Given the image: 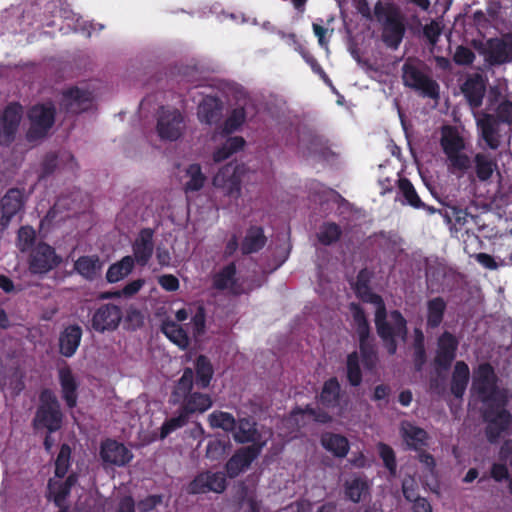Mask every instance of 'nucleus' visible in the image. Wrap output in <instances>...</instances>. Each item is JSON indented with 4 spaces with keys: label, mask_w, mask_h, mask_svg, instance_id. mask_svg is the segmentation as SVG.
Segmentation results:
<instances>
[{
    "label": "nucleus",
    "mask_w": 512,
    "mask_h": 512,
    "mask_svg": "<svg viewBox=\"0 0 512 512\" xmlns=\"http://www.w3.org/2000/svg\"><path fill=\"white\" fill-rule=\"evenodd\" d=\"M472 391L482 401L483 416L487 422V436L495 441L510 428V414L505 410L507 394L496 384L492 367L481 364L474 372Z\"/></svg>",
    "instance_id": "obj_1"
},
{
    "label": "nucleus",
    "mask_w": 512,
    "mask_h": 512,
    "mask_svg": "<svg viewBox=\"0 0 512 512\" xmlns=\"http://www.w3.org/2000/svg\"><path fill=\"white\" fill-rule=\"evenodd\" d=\"M369 280L370 272L360 271L354 284V290L363 302L370 303L374 307L378 334L385 342L388 352L393 354L396 351V340H404L406 337V321L397 311L386 315L383 300L380 296L372 293L368 287Z\"/></svg>",
    "instance_id": "obj_2"
},
{
    "label": "nucleus",
    "mask_w": 512,
    "mask_h": 512,
    "mask_svg": "<svg viewBox=\"0 0 512 512\" xmlns=\"http://www.w3.org/2000/svg\"><path fill=\"white\" fill-rule=\"evenodd\" d=\"M70 455V447L63 444L55 462V475L48 484V498L55 503L56 507L61 510L60 512H65L67 496L71 487L76 483L74 474L64 479L70 466Z\"/></svg>",
    "instance_id": "obj_3"
},
{
    "label": "nucleus",
    "mask_w": 512,
    "mask_h": 512,
    "mask_svg": "<svg viewBox=\"0 0 512 512\" xmlns=\"http://www.w3.org/2000/svg\"><path fill=\"white\" fill-rule=\"evenodd\" d=\"M375 15L383 24L384 42L392 48H397L405 33L404 20L400 11L393 5L379 3L375 6Z\"/></svg>",
    "instance_id": "obj_4"
},
{
    "label": "nucleus",
    "mask_w": 512,
    "mask_h": 512,
    "mask_svg": "<svg viewBox=\"0 0 512 512\" xmlns=\"http://www.w3.org/2000/svg\"><path fill=\"white\" fill-rule=\"evenodd\" d=\"M440 144L453 168L458 170L468 168L469 158L462 152L465 148L464 140L456 128L451 126L443 127Z\"/></svg>",
    "instance_id": "obj_5"
},
{
    "label": "nucleus",
    "mask_w": 512,
    "mask_h": 512,
    "mask_svg": "<svg viewBox=\"0 0 512 512\" xmlns=\"http://www.w3.org/2000/svg\"><path fill=\"white\" fill-rule=\"evenodd\" d=\"M186 128L183 114L176 108L162 107L157 116L156 131L160 139L176 141Z\"/></svg>",
    "instance_id": "obj_6"
},
{
    "label": "nucleus",
    "mask_w": 512,
    "mask_h": 512,
    "mask_svg": "<svg viewBox=\"0 0 512 512\" xmlns=\"http://www.w3.org/2000/svg\"><path fill=\"white\" fill-rule=\"evenodd\" d=\"M61 423L62 414L56 396L50 391H44L41 394V405L34 419V427L53 432L60 428Z\"/></svg>",
    "instance_id": "obj_7"
},
{
    "label": "nucleus",
    "mask_w": 512,
    "mask_h": 512,
    "mask_svg": "<svg viewBox=\"0 0 512 512\" xmlns=\"http://www.w3.org/2000/svg\"><path fill=\"white\" fill-rule=\"evenodd\" d=\"M403 82L406 86L415 89L422 95L437 98L439 92L438 84L425 75L419 65L415 62H406L403 65Z\"/></svg>",
    "instance_id": "obj_8"
},
{
    "label": "nucleus",
    "mask_w": 512,
    "mask_h": 512,
    "mask_svg": "<svg viewBox=\"0 0 512 512\" xmlns=\"http://www.w3.org/2000/svg\"><path fill=\"white\" fill-rule=\"evenodd\" d=\"M271 437V431L264 428H257L256 423L248 418H241L233 431V438L239 443H252L250 447L259 448L262 451L268 439Z\"/></svg>",
    "instance_id": "obj_9"
},
{
    "label": "nucleus",
    "mask_w": 512,
    "mask_h": 512,
    "mask_svg": "<svg viewBox=\"0 0 512 512\" xmlns=\"http://www.w3.org/2000/svg\"><path fill=\"white\" fill-rule=\"evenodd\" d=\"M55 118L54 107L50 104L34 106L29 112L30 128L28 138L39 139L47 134L52 127Z\"/></svg>",
    "instance_id": "obj_10"
},
{
    "label": "nucleus",
    "mask_w": 512,
    "mask_h": 512,
    "mask_svg": "<svg viewBox=\"0 0 512 512\" xmlns=\"http://www.w3.org/2000/svg\"><path fill=\"white\" fill-rule=\"evenodd\" d=\"M350 310L360 339L363 363L368 369H372L376 365L377 357L373 348H371L368 343L369 327L364 312L359 306L353 303L350 306Z\"/></svg>",
    "instance_id": "obj_11"
},
{
    "label": "nucleus",
    "mask_w": 512,
    "mask_h": 512,
    "mask_svg": "<svg viewBox=\"0 0 512 512\" xmlns=\"http://www.w3.org/2000/svg\"><path fill=\"white\" fill-rule=\"evenodd\" d=\"M60 263V258L54 249L45 244L39 243L31 252L29 259V269L34 274H44L56 267Z\"/></svg>",
    "instance_id": "obj_12"
},
{
    "label": "nucleus",
    "mask_w": 512,
    "mask_h": 512,
    "mask_svg": "<svg viewBox=\"0 0 512 512\" xmlns=\"http://www.w3.org/2000/svg\"><path fill=\"white\" fill-rule=\"evenodd\" d=\"M122 320L121 309L113 304L100 306L92 316V327L97 332L114 331Z\"/></svg>",
    "instance_id": "obj_13"
},
{
    "label": "nucleus",
    "mask_w": 512,
    "mask_h": 512,
    "mask_svg": "<svg viewBox=\"0 0 512 512\" xmlns=\"http://www.w3.org/2000/svg\"><path fill=\"white\" fill-rule=\"evenodd\" d=\"M22 107L18 104H10L0 117V144L11 143L16 135L22 119Z\"/></svg>",
    "instance_id": "obj_14"
},
{
    "label": "nucleus",
    "mask_w": 512,
    "mask_h": 512,
    "mask_svg": "<svg viewBox=\"0 0 512 512\" xmlns=\"http://www.w3.org/2000/svg\"><path fill=\"white\" fill-rule=\"evenodd\" d=\"M240 183L238 167L234 164L222 167L213 178L214 187L233 198H237L240 194Z\"/></svg>",
    "instance_id": "obj_15"
},
{
    "label": "nucleus",
    "mask_w": 512,
    "mask_h": 512,
    "mask_svg": "<svg viewBox=\"0 0 512 512\" xmlns=\"http://www.w3.org/2000/svg\"><path fill=\"white\" fill-rule=\"evenodd\" d=\"M213 285L216 289L227 291L232 294H241L252 289L244 281L236 277V269L233 264L227 265L214 275Z\"/></svg>",
    "instance_id": "obj_16"
},
{
    "label": "nucleus",
    "mask_w": 512,
    "mask_h": 512,
    "mask_svg": "<svg viewBox=\"0 0 512 512\" xmlns=\"http://www.w3.org/2000/svg\"><path fill=\"white\" fill-rule=\"evenodd\" d=\"M100 457L105 464L121 467L133 459V453L124 444L107 439L101 444Z\"/></svg>",
    "instance_id": "obj_17"
},
{
    "label": "nucleus",
    "mask_w": 512,
    "mask_h": 512,
    "mask_svg": "<svg viewBox=\"0 0 512 512\" xmlns=\"http://www.w3.org/2000/svg\"><path fill=\"white\" fill-rule=\"evenodd\" d=\"M93 99L91 91L84 87H70L63 91L60 106L68 112L85 110Z\"/></svg>",
    "instance_id": "obj_18"
},
{
    "label": "nucleus",
    "mask_w": 512,
    "mask_h": 512,
    "mask_svg": "<svg viewBox=\"0 0 512 512\" xmlns=\"http://www.w3.org/2000/svg\"><path fill=\"white\" fill-rule=\"evenodd\" d=\"M226 488V478L223 473H202L198 475L189 485V492L197 494V493H206V492H215L221 493Z\"/></svg>",
    "instance_id": "obj_19"
},
{
    "label": "nucleus",
    "mask_w": 512,
    "mask_h": 512,
    "mask_svg": "<svg viewBox=\"0 0 512 512\" xmlns=\"http://www.w3.org/2000/svg\"><path fill=\"white\" fill-rule=\"evenodd\" d=\"M260 453L259 448L243 447L239 449L226 463L228 476L234 478L245 472Z\"/></svg>",
    "instance_id": "obj_20"
},
{
    "label": "nucleus",
    "mask_w": 512,
    "mask_h": 512,
    "mask_svg": "<svg viewBox=\"0 0 512 512\" xmlns=\"http://www.w3.org/2000/svg\"><path fill=\"white\" fill-rule=\"evenodd\" d=\"M483 53L491 65L508 62L512 59V43L506 39H490Z\"/></svg>",
    "instance_id": "obj_21"
},
{
    "label": "nucleus",
    "mask_w": 512,
    "mask_h": 512,
    "mask_svg": "<svg viewBox=\"0 0 512 512\" xmlns=\"http://www.w3.org/2000/svg\"><path fill=\"white\" fill-rule=\"evenodd\" d=\"M223 113L222 102L212 96H206L199 103L197 117L201 123L213 125L220 121Z\"/></svg>",
    "instance_id": "obj_22"
},
{
    "label": "nucleus",
    "mask_w": 512,
    "mask_h": 512,
    "mask_svg": "<svg viewBox=\"0 0 512 512\" xmlns=\"http://www.w3.org/2000/svg\"><path fill=\"white\" fill-rule=\"evenodd\" d=\"M458 346L457 339L450 333L445 332L438 340V349L435 363L439 368L447 369L455 357Z\"/></svg>",
    "instance_id": "obj_23"
},
{
    "label": "nucleus",
    "mask_w": 512,
    "mask_h": 512,
    "mask_svg": "<svg viewBox=\"0 0 512 512\" xmlns=\"http://www.w3.org/2000/svg\"><path fill=\"white\" fill-rule=\"evenodd\" d=\"M485 90V81L478 74L469 77L462 86V92L473 109L481 106Z\"/></svg>",
    "instance_id": "obj_24"
},
{
    "label": "nucleus",
    "mask_w": 512,
    "mask_h": 512,
    "mask_svg": "<svg viewBox=\"0 0 512 512\" xmlns=\"http://www.w3.org/2000/svg\"><path fill=\"white\" fill-rule=\"evenodd\" d=\"M153 253V232L150 229L142 230L133 244L135 261L144 266L148 263Z\"/></svg>",
    "instance_id": "obj_25"
},
{
    "label": "nucleus",
    "mask_w": 512,
    "mask_h": 512,
    "mask_svg": "<svg viewBox=\"0 0 512 512\" xmlns=\"http://www.w3.org/2000/svg\"><path fill=\"white\" fill-rule=\"evenodd\" d=\"M252 111L253 104L249 100H245L243 104L232 109L223 124V132L230 134L238 131L246 119L251 116Z\"/></svg>",
    "instance_id": "obj_26"
},
{
    "label": "nucleus",
    "mask_w": 512,
    "mask_h": 512,
    "mask_svg": "<svg viewBox=\"0 0 512 512\" xmlns=\"http://www.w3.org/2000/svg\"><path fill=\"white\" fill-rule=\"evenodd\" d=\"M82 338V329L77 325H71L65 328L59 337L60 353L65 357H72Z\"/></svg>",
    "instance_id": "obj_27"
},
{
    "label": "nucleus",
    "mask_w": 512,
    "mask_h": 512,
    "mask_svg": "<svg viewBox=\"0 0 512 512\" xmlns=\"http://www.w3.org/2000/svg\"><path fill=\"white\" fill-rule=\"evenodd\" d=\"M190 317V330L194 337L202 335L205 331V314L201 307L194 310L192 308H183L176 312V321L183 322Z\"/></svg>",
    "instance_id": "obj_28"
},
{
    "label": "nucleus",
    "mask_w": 512,
    "mask_h": 512,
    "mask_svg": "<svg viewBox=\"0 0 512 512\" xmlns=\"http://www.w3.org/2000/svg\"><path fill=\"white\" fill-rule=\"evenodd\" d=\"M400 434L410 448L419 449L427 445L428 435L426 431L409 421L401 422Z\"/></svg>",
    "instance_id": "obj_29"
},
{
    "label": "nucleus",
    "mask_w": 512,
    "mask_h": 512,
    "mask_svg": "<svg viewBox=\"0 0 512 512\" xmlns=\"http://www.w3.org/2000/svg\"><path fill=\"white\" fill-rule=\"evenodd\" d=\"M309 420L325 423L330 420V417L326 413L317 412L312 408H306L305 410L299 409L294 411L290 417L283 422V424L288 428H291L293 431L294 429L305 425Z\"/></svg>",
    "instance_id": "obj_30"
},
{
    "label": "nucleus",
    "mask_w": 512,
    "mask_h": 512,
    "mask_svg": "<svg viewBox=\"0 0 512 512\" xmlns=\"http://www.w3.org/2000/svg\"><path fill=\"white\" fill-rule=\"evenodd\" d=\"M59 380L62 389V397L66 401L68 407L72 408L77 402V387L78 383L72 371L68 367H63L59 370Z\"/></svg>",
    "instance_id": "obj_31"
},
{
    "label": "nucleus",
    "mask_w": 512,
    "mask_h": 512,
    "mask_svg": "<svg viewBox=\"0 0 512 512\" xmlns=\"http://www.w3.org/2000/svg\"><path fill=\"white\" fill-rule=\"evenodd\" d=\"M2 221L6 225L9 220L16 215L23 206V193L19 189H10L1 201Z\"/></svg>",
    "instance_id": "obj_32"
},
{
    "label": "nucleus",
    "mask_w": 512,
    "mask_h": 512,
    "mask_svg": "<svg viewBox=\"0 0 512 512\" xmlns=\"http://www.w3.org/2000/svg\"><path fill=\"white\" fill-rule=\"evenodd\" d=\"M482 138L491 149L499 146V136L496 131V122L489 114H474Z\"/></svg>",
    "instance_id": "obj_33"
},
{
    "label": "nucleus",
    "mask_w": 512,
    "mask_h": 512,
    "mask_svg": "<svg viewBox=\"0 0 512 512\" xmlns=\"http://www.w3.org/2000/svg\"><path fill=\"white\" fill-rule=\"evenodd\" d=\"M181 180L186 192L200 190L206 180L199 164H190L183 170Z\"/></svg>",
    "instance_id": "obj_34"
},
{
    "label": "nucleus",
    "mask_w": 512,
    "mask_h": 512,
    "mask_svg": "<svg viewBox=\"0 0 512 512\" xmlns=\"http://www.w3.org/2000/svg\"><path fill=\"white\" fill-rule=\"evenodd\" d=\"M469 376L470 370L468 365L463 361L456 362L451 383V391L456 397L460 398L463 396L469 381Z\"/></svg>",
    "instance_id": "obj_35"
},
{
    "label": "nucleus",
    "mask_w": 512,
    "mask_h": 512,
    "mask_svg": "<svg viewBox=\"0 0 512 512\" xmlns=\"http://www.w3.org/2000/svg\"><path fill=\"white\" fill-rule=\"evenodd\" d=\"M369 483L365 477L354 476L345 483V494L353 502H359L368 495Z\"/></svg>",
    "instance_id": "obj_36"
},
{
    "label": "nucleus",
    "mask_w": 512,
    "mask_h": 512,
    "mask_svg": "<svg viewBox=\"0 0 512 512\" xmlns=\"http://www.w3.org/2000/svg\"><path fill=\"white\" fill-rule=\"evenodd\" d=\"M322 446L336 457H345L349 451L348 440L341 435L325 433L321 437Z\"/></svg>",
    "instance_id": "obj_37"
},
{
    "label": "nucleus",
    "mask_w": 512,
    "mask_h": 512,
    "mask_svg": "<svg viewBox=\"0 0 512 512\" xmlns=\"http://www.w3.org/2000/svg\"><path fill=\"white\" fill-rule=\"evenodd\" d=\"M162 331L166 337L179 348L186 349L188 347L189 336L180 323L175 321H166L162 326Z\"/></svg>",
    "instance_id": "obj_38"
},
{
    "label": "nucleus",
    "mask_w": 512,
    "mask_h": 512,
    "mask_svg": "<svg viewBox=\"0 0 512 512\" xmlns=\"http://www.w3.org/2000/svg\"><path fill=\"white\" fill-rule=\"evenodd\" d=\"M244 145L245 140L243 137H229L219 148L215 150L213 153V159L215 162L223 161L229 158L232 154L242 150Z\"/></svg>",
    "instance_id": "obj_39"
},
{
    "label": "nucleus",
    "mask_w": 512,
    "mask_h": 512,
    "mask_svg": "<svg viewBox=\"0 0 512 512\" xmlns=\"http://www.w3.org/2000/svg\"><path fill=\"white\" fill-rule=\"evenodd\" d=\"M212 406V400L207 394L192 393L185 398L183 410L190 413H203Z\"/></svg>",
    "instance_id": "obj_40"
},
{
    "label": "nucleus",
    "mask_w": 512,
    "mask_h": 512,
    "mask_svg": "<svg viewBox=\"0 0 512 512\" xmlns=\"http://www.w3.org/2000/svg\"><path fill=\"white\" fill-rule=\"evenodd\" d=\"M101 268L102 262L95 255L80 257L75 262V269L77 272L88 279L94 278L99 273Z\"/></svg>",
    "instance_id": "obj_41"
},
{
    "label": "nucleus",
    "mask_w": 512,
    "mask_h": 512,
    "mask_svg": "<svg viewBox=\"0 0 512 512\" xmlns=\"http://www.w3.org/2000/svg\"><path fill=\"white\" fill-rule=\"evenodd\" d=\"M134 259L131 256L123 257L119 262L110 266L106 278L108 282L115 283L126 277L133 269Z\"/></svg>",
    "instance_id": "obj_42"
},
{
    "label": "nucleus",
    "mask_w": 512,
    "mask_h": 512,
    "mask_svg": "<svg viewBox=\"0 0 512 512\" xmlns=\"http://www.w3.org/2000/svg\"><path fill=\"white\" fill-rule=\"evenodd\" d=\"M474 162L476 175L480 181H487L490 179L497 169V164L494 159L485 154H477Z\"/></svg>",
    "instance_id": "obj_43"
},
{
    "label": "nucleus",
    "mask_w": 512,
    "mask_h": 512,
    "mask_svg": "<svg viewBox=\"0 0 512 512\" xmlns=\"http://www.w3.org/2000/svg\"><path fill=\"white\" fill-rule=\"evenodd\" d=\"M265 244V236L260 227H252L247 231L242 244L244 253H253L260 250Z\"/></svg>",
    "instance_id": "obj_44"
},
{
    "label": "nucleus",
    "mask_w": 512,
    "mask_h": 512,
    "mask_svg": "<svg viewBox=\"0 0 512 512\" xmlns=\"http://www.w3.org/2000/svg\"><path fill=\"white\" fill-rule=\"evenodd\" d=\"M212 428H219L226 432H233L236 428V420L232 414L223 411H214L208 416Z\"/></svg>",
    "instance_id": "obj_45"
},
{
    "label": "nucleus",
    "mask_w": 512,
    "mask_h": 512,
    "mask_svg": "<svg viewBox=\"0 0 512 512\" xmlns=\"http://www.w3.org/2000/svg\"><path fill=\"white\" fill-rule=\"evenodd\" d=\"M446 303L440 297H436L427 303V322L431 327L438 326L443 318Z\"/></svg>",
    "instance_id": "obj_46"
},
{
    "label": "nucleus",
    "mask_w": 512,
    "mask_h": 512,
    "mask_svg": "<svg viewBox=\"0 0 512 512\" xmlns=\"http://www.w3.org/2000/svg\"><path fill=\"white\" fill-rule=\"evenodd\" d=\"M196 382L202 388H206L213 376V367L211 362L203 355L196 360Z\"/></svg>",
    "instance_id": "obj_47"
},
{
    "label": "nucleus",
    "mask_w": 512,
    "mask_h": 512,
    "mask_svg": "<svg viewBox=\"0 0 512 512\" xmlns=\"http://www.w3.org/2000/svg\"><path fill=\"white\" fill-rule=\"evenodd\" d=\"M341 235V230L335 223H324L319 227L317 239L323 245L336 242Z\"/></svg>",
    "instance_id": "obj_48"
},
{
    "label": "nucleus",
    "mask_w": 512,
    "mask_h": 512,
    "mask_svg": "<svg viewBox=\"0 0 512 512\" xmlns=\"http://www.w3.org/2000/svg\"><path fill=\"white\" fill-rule=\"evenodd\" d=\"M403 494L407 500L411 502H418V505L421 506L425 512L430 510L429 505L426 503V500L423 498H419L417 494V484L414 478L408 477L403 480L402 484Z\"/></svg>",
    "instance_id": "obj_49"
},
{
    "label": "nucleus",
    "mask_w": 512,
    "mask_h": 512,
    "mask_svg": "<svg viewBox=\"0 0 512 512\" xmlns=\"http://www.w3.org/2000/svg\"><path fill=\"white\" fill-rule=\"evenodd\" d=\"M340 386L336 379L328 380L322 390L320 399L326 406H334L339 397Z\"/></svg>",
    "instance_id": "obj_50"
},
{
    "label": "nucleus",
    "mask_w": 512,
    "mask_h": 512,
    "mask_svg": "<svg viewBox=\"0 0 512 512\" xmlns=\"http://www.w3.org/2000/svg\"><path fill=\"white\" fill-rule=\"evenodd\" d=\"M398 188L400 194L404 197L407 204L418 208L421 206V200L418 197L413 185L407 179L400 178L398 180Z\"/></svg>",
    "instance_id": "obj_51"
},
{
    "label": "nucleus",
    "mask_w": 512,
    "mask_h": 512,
    "mask_svg": "<svg viewBox=\"0 0 512 512\" xmlns=\"http://www.w3.org/2000/svg\"><path fill=\"white\" fill-rule=\"evenodd\" d=\"M347 377L349 382L357 386L361 382V371L359 367V357L357 353H351L347 358Z\"/></svg>",
    "instance_id": "obj_52"
},
{
    "label": "nucleus",
    "mask_w": 512,
    "mask_h": 512,
    "mask_svg": "<svg viewBox=\"0 0 512 512\" xmlns=\"http://www.w3.org/2000/svg\"><path fill=\"white\" fill-rule=\"evenodd\" d=\"M378 452L384 462L385 467L389 470L391 475L395 476L397 465L395 454L392 448L386 444L380 443L378 444Z\"/></svg>",
    "instance_id": "obj_53"
},
{
    "label": "nucleus",
    "mask_w": 512,
    "mask_h": 512,
    "mask_svg": "<svg viewBox=\"0 0 512 512\" xmlns=\"http://www.w3.org/2000/svg\"><path fill=\"white\" fill-rule=\"evenodd\" d=\"M192 385L193 371L191 368H186L176 385L175 394L179 397H187V394L191 390Z\"/></svg>",
    "instance_id": "obj_54"
},
{
    "label": "nucleus",
    "mask_w": 512,
    "mask_h": 512,
    "mask_svg": "<svg viewBox=\"0 0 512 512\" xmlns=\"http://www.w3.org/2000/svg\"><path fill=\"white\" fill-rule=\"evenodd\" d=\"M186 422L187 414L183 410L177 417L169 419L162 425L160 438L164 439L171 432L185 425Z\"/></svg>",
    "instance_id": "obj_55"
},
{
    "label": "nucleus",
    "mask_w": 512,
    "mask_h": 512,
    "mask_svg": "<svg viewBox=\"0 0 512 512\" xmlns=\"http://www.w3.org/2000/svg\"><path fill=\"white\" fill-rule=\"evenodd\" d=\"M419 461L425 467V472L423 474V481L426 484H429V479L434 480L436 478L435 460L432 455H430L428 453H421L419 455Z\"/></svg>",
    "instance_id": "obj_56"
},
{
    "label": "nucleus",
    "mask_w": 512,
    "mask_h": 512,
    "mask_svg": "<svg viewBox=\"0 0 512 512\" xmlns=\"http://www.w3.org/2000/svg\"><path fill=\"white\" fill-rule=\"evenodd\" d=\"M35 240V231L31 227H22L18 232L17 246L21 251L28 250Z\"/></svg>",
    "instance_id": "obj_57"
},
{
    "label": "nucleus",
    "mask_w": 512,
    "mask_h": 512,
    "mask_svg": "<svg viewBox=\"0 0 512 512\" xmlns=\"http://www.w3.org/2000/svg\"><path fill=\"white\" fill-rule=\"evenodd\" d=\"M164 506L163 497L152 495L148 496L145 499L139 501L137 504V509L140 512H148L153 509H160Z\"/></svg>",
    "instance_id": "obj_58"
},
{
    "label": "nucleus",
    "mask_w": 512,
    "mask_h": 512,
    "mask_svg": "<svg viewBox=\"0 0 512 512\" xmlns=\"http://www.w3.org/2000/svg\"><path fill=\"white\" fill-rule=\"evenodd\" d=\"M226 453V445L222 441L212 440L208 443L206 455L212 460L221 459Z\"/></svg>",
    "instance_id": "obj_59"
},
{
    "label": "nucleus",
    "mask_w": 512,
    "mask_h": 512,
    "mask_svg": "<svg viewBox=\"0 0 512 512\" xmlns=\"http://www.w3.org/2000/svg\"><path fill=\"white\" fill-rule=\"evenodd\" d=\"M453 59L458 65H470L475 59V54L467 47L458 46Z\"/></svg>",
    "instance_id": "obj_60"
},
{
    "label": "nucleus",
    "mask_w": 512,
    "mask_h": 512,
    "mask_svg": "<svg viewBox=\"0 0 512 512\" xmlns=\"http://www.w3.org/2000/svg\"><path fill=\"white\" fill-rule=\"evenodd\" d=\"M497 118L508 125H512V102L503 101L497 108Z\"/></svg>",
    "instance_id": "obj_61"
},
{
    "label": "nucleus",
    "mask_w": 512,
    "mask_h": 512,
    "mask_svg": "<svg viewBox=\"0 0 512 512\" xmlns=\"http://www.w3.org/2000/svg\"><path fill=\"white\" fill-rule=\"evenodd\" d=\"M240 508L250 512H258L260 510L261 507L255 498L254 492H245L240 503Z\"/></svg>",
    "instance_id": "obj_62"
},
{
    "label": "nucleus",
    "mask_w": 512,
    "mask_h": 512,
    "mask_svg": "<svg viewBox=\"0 0 512 512\" xmlns=\"http://www.w3.org/2000/svg\"><path fill=\"white\" fill-rule=\"evenodd\" d=\"M159 285L166 291L173 292L179 289V280L172 274H165L158 278Z\"/></svg>",
    "instance_id": "obj_63"
},
{
    "label": "nucleus",
    "mask_w": 512,
    "mask_h": 512,
    "mask_svg": "<svg viewBox=\"0 0 512 512\" xmlns=\"http://www.w3.org/2000/svg\"><path fill=\"white\" fill-rule=\"evenodd\" d=\"M476 260L485 268L495 270L497 269L502 261L498 263L495 258L486 253H479L476 255Z\"/></svg>",
    "instance_id": "obj_64"
}]
</instances>
